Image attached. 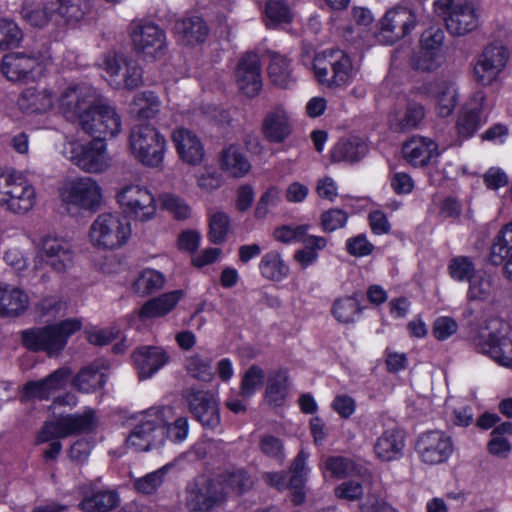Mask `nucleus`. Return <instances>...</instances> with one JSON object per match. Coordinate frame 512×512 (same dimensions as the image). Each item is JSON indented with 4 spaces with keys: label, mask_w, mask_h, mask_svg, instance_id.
<instances>
[{
    "label": "nucleus",
    "mask_w": 512,
    "mask_h": 512,
    "mask_svg": "<svg viewBox=\"0 0 512 512\" xmlns=\"http://www.w3.org/2000/svg\"><path fill=\"white\" fill-rule=\"evenodd\" d=\"M448 269L451 278L459 282L469 281L477 273L471 259L464 256L453 258Z\"/></svg>",
    "instance_id": "nucleus-64"
},
{
    "label": "nucleus",
    "mask_w": 512,
    "mask_h": 512,
    "mask_svg": "<svg viewBox=\"0 0 512 512\" xmlns=\"http://www.w3.org/2000/svg\"><path fill=\"white\" fill-rule=\"evenodd\" d=\"M69 86L61 90L57 83L28 87L19 96L18 106L27 113H46L57 109L62 114V95Z\"/></svg>",
    "instance_id": "nucleus-12"
},
{
    "label": "nucleus",
    "mask_w": 512,
    "mask_h": 512,
    "mask_svg": "<svg viewBox=\"0 0 512 512\" xmlns=\"http://www.w3.org/2000/svg\"><path fill=\"white\" fill-rule=\"evenodd\" d=\"M127 147L136 162L151 169L162 168L168 151L165 135L150 124L134 125L129 132Z\"/></svg>",
    "instance_id": "nucleus-3"
},
{
    "label": "nucleus",
    "mask_w": 512,
    "mask_h": 512,
    "mask_svg": "<svg viewBox=\"0 0 512 512\" xmlns=\"http://www.w3.org/2000/svg\"><path fill=\"white\" fill-rule=\"evenodd\" d=\"M22 40V31L18 24L8 18H0V50L18 46Z\"/></svg>",
    "instance_id": "nucleus-62"
},
{
    "label": "nucleus",
    "mask_w": 512,
    "mask_h": 512,
    "mask_svg": "<svg viewBox=\"0 0 512 512\" xmlns=\"http://www.w3.org/2000/svg\"><path fill=\"white\" fill-rule=\"evenodd\" d=\"M445 22L450 34L464 36L478 28L480 13L471 2L455 4Z\"/></svg>",
    "instance_id": "nucleus-30"
},
{
    "label": "nucleus",
    "mask_w": 512,
    "mask_h": 512,
    "mask_svg": "<svg viewBox=\"0 0 512 512\" xmlns=\"http://www.w3.org/2000/svg\"><path fill=\"white\" fill-rule=\"evenodd\" d=\"M62 203L68 210L94 211L103 201V191L97 181L90 177L65 180L59 188Z\"/></svg>",
    "instance_id": "nucleus-9"
},
{
    "label": "nucleus",
    "mask_w": 512,
    "mask_h": 512,
    "mask_svg": "<svg viewBox=\"0 0 512 512\" xmlns=\"http://www.w3.org/2000/svg\"><path fill=\"white\" fill-rule=\"evenodd\" d=\"M170 360L168 352L159 346H142L134 351L133 361L140 379H148Z\"/></svg>",
    "instance_id": "nucleus-31"
},
{
    "label": "nucleus",
    "mask_w": 512,
    "mask_h": 512,
    "mask_svg": "<svg viewBox=\"0 0 512 512\" xmlns=\"http://www.w3.org/2000/svg\"><path fill=\"white\" fill-rule=\"evenodd\" d=\"M309 454L305 450H301L297 457L294 459L290 472L291 478L289 482L286 480V475L283 472H266L263 474V480L269 486L284 490L289 487L292 491V501L294 504L299 505L305 499V492L303 490L308 473L310 471L306 464Z\"/></svg>",
    "instance_id": "nucleus-13"
},
{
    "label": "nucleus",
    "mask_w": 512,
    "mask_h": 512,
    "mask_svg": "<svg viewBox=\"0 0 512 512\" xmlns=\"http://www.w3.org/2000/svg\"><path fill=\"white\" fill-rule=\"evenodd\" d=\"M105 383V373L98 367L83 368L73 379V386L80 392L91 393Z\"/></svg>",
    "instance_id": "nucleus-49"
},
{
    "label": "nucleus",
    "mask_w": 512,
    "mask_h": 512,
    "mask_svg": "<svg viewBox=\"0 0 512 512\" xmlns=\"http://www.w3.org/2000/svg\"><path fill=\"white\" fill-rule=\"evenodd\" d=\"M46 63L43 59L25 53L6 54L1 62V71L10 81H35L43 75Z\"/></svg>",
    "instance_id": "nucleus-19"
},
{
    "label": "nucleus",
    "mask_w": 512,
    "mask_h": 512,
    "mask_svg": "<svg viewBox=\"0 0 512 512\" xmlns=\"http://www.w3.org/2000/svg\"><path fill=\"white\" fill-rule=\"evenodd\" d=\"M491 324L497 333L488 331V328L482 330L475 339V345L479 352L488 355L500 366L512 368V335H499V321L495 320Z\"/></svg>",
    "instance_id": "nucleus-22"
},
{
    "label": "nucleus",
    "mask_w": 512,
    "mask_h": 512,
    "mask_svg": "<svg viewBox=\"0 0 512 512\" xmlns=\"http://www.w3.org/2000/svg\"><path fill=\"white\" fill-rule=\"evenodd\" d=\"M234 77L243 94L248 97L258 95L262 88L259 56L253 52L243 54L238 60Z\"/></svg>",
    "instance_id": "nucleus-24"
},
{
    "label": "nucleus",
    "mask_w": 512,
    "mask_h": 512,
    "mask_svg": "<svg viewBox=\"0 0 512 512\" xmlns=\"http://www.w3.org/2000/svg\"><path fill=\"white\" fill-rule=\"evenodd\" d=\"M36 203V191L28 179L15 170H0V206L14 214H25Z\"/></svg>",
    "instance_id": "nucleus-6"
},
{
    "label": "nucleus",
    "mask_w": 512,
    "mask_h": 512,
    "mask_svg": "<svg viewBox=\"0 0 512 512\" xmlns=\"http://www.w3.org/2000/svg\"><path fill=\"white\" fill-rule=\"evenodd\" d=\"M161 109V101L151 91L137 94L130 104V112L140 119H152Z\"/></svg>",
    "instance_id": "nucleus-44"
},
{
    "label": "nucleus",
    "mask_w": 512,
    "mask_h": 512,
    "mask_svg": "<svg viewBox=\"0 0 512 512\" xmlns=\"http://www.w3.org/2000/svg\"><path fill=\"white\" fill-rule=\"evenodd\" d=\"M512 250V222L507 224L499 233L491 249V261L499 265Z\"/></svg>",
    "instance_id": "nucleus-57"
},
{
    "label": "nucleus",
    "mask_w": 512,
    "mask_h": 512,
    "mask_svg": "<svg viewBox=\"0 0 512 512\" xmlns=\"http://www.w3.org/2000/svg\"><path fill=\"white\" fill-rule=\"evenodd\" d=\"M328 62L332 71L333 86L348 84L355 75L351 59L341 50L328 51Z\"/></svg>",
    "instance_id": "nucleus-40"
},
{
    "label": "nucleus",
    "mask_w": 512,
    "mask_h": 512,
    "mask_svg": "<svg viewBox=\"0 0 512 512\" xmlns=\"http://www.w3.org/2000/svg\"><path fill=\"white\" fill-rule=\"evenodd\" d=\"M115 198L123 213L134 221L148 222L156 216L157 201L146 185L137 182L124 184L116 192Z\"/></svg>",
    "instance_id": "nucleus-8"
},
{
    "label": "nucleus",
    "mask_w": 512,
    "mask_h": 512,
    "mask_svg": "<svg viewBox=\"0 0 512 512\" xmlns=\"http://www.w3.org/2000/svg\"><path fill=\"white\" fill-rule=\"evenodd\" d=\"M453 450L451 437L440 430L421 434L416 443V451L420 460L428 465L446 462L451 457Z\"/></svg>",
    "instance_id": "nucleus-21"
},
{
    "label": "nucleus",
    "mask_w": 512,
    "mask_h": 512,
    "mask_svg": "<svg viewBox=\"0 0 512 512\" xmlns=\"http://www.w3.org/2000/svg\"><path fill=\"white\" fill-rule=\"evenodd\" d=\"M331 311L338 322L350 324L359 319L362 307L355 296H344L334 301Z\"/></svg>",
    "instance_id": "nucleus-45"
},
{
    "label": "nucleus",
    "mask_w": 512,
    "mask_h": 512,
    "mask_svg": "<svg viewBox=\"0 0 512 512\" xmlns=\"http://www.w3.org/2000/svg\"><path fill=\"white\" fill-rule=\"evenodd\" d=\"M62 115L77 122L95 139L115 138L122 131V118L97 89L85 83H71L61 100Z\"/></svg>",
    "instance_id": "nucleus-1"
},
{
    "label": "nucleus",
    "mask_w": 512,
    "mask_h": 512,
    "mask_svg": "<svg viewBox=\"0 0 512 512\" xmlns=\"http://www.w3.org/2000/svg\"><path fill=\"white\" fill-rule=\"evenodd\" d=\"M405 438L401 430L391 428L385 430L374 444L375 456L384 462L396 461L403 456Z\"/></svg>",
    "instance_id": "nucleus-32"
},
{
    "label": "nucleus",
    "mask_w": 512,
    "mask_h": 512,
    "mask_svg": "<svg viewBox=\"0 0 512 512\" xmlns=\"http://www.w3.org/2000/svg\"><path fill=\"white\" fill-rule=\"evenodd\" d=\"M208 239L213 244L226 241L230 229V217L223 211H211L208 214Z\"/></svg>",
    "instance_id": "nucleus-52"
},
{
    "label": "nucleus",
    "mask_w": 512,
    "mask_h": 512,
    "mask_svg": "<svg viewBox=\"0 0 512 512\" xmlns=\"http://www.w3.org/2000/svg\"><path fill=\"white\" fill-rule=\"evenodd\" d=\"M132 236L130 221L119 212L100 213L88 229V242L100 251H114L124 247Z\"/></svg>",
    "instance_id": "nucleus-4"
},
{
    "label": "nucleus",
    "mask_w": 512,
    "mask_h": 512,
    "mask_svg": "<svg viewBox=\"0 0 512 512\" xmlns=\"http://www.w3.org/2000/svg\"><path fill=\"white\" fill-rule=\"evenodd\" d=\"M302 243L303 247L295 251L294 259L302 269H306L317 262L319 251L327 246V240L322 236L308 235Z\"/></svg>",
    "instance_id": "nucleus-43"
},
{
    "label": "nucleus",
    "mask_w": 512,
    "mask_h": 512,
    "mask_svg": "<svg viewBox=\"0 0 512 512\" xmlns=\"http://www.w3.org/2000/svg\"><path fill=\"white\" fill-rule=\"evenodd\" d=\"M509 59V51L502 44H490L478 56L473 78L482 86L491 85L504 70Z\"/></svg>",
    "instance_id": "nucleus-18"
},
{
    "label": "nucleus",
    "mask_w": 512,
    "mask_h": 512,
    "mask_svg": "<svg viewBox=\"0 0 512 512\" xmlns=\"http://www.w3.org/2000/svg\"><path fill=\"white\" fill-rule=\"evenodd\" d=\"M293 131L291 112L283 105H275L265 115L262 123L264 137L272 143L284 142Z\"/></svg>",
    "instance_id": "nucleus-28"
},
{
    "label": "nucleus",
    "mask_w": 512,
    "mask_h": 512,
    "mask_svg": "<svg viewBox=\"0 0 512 512\" xmlns=\"http://www.w3.org/2000/svg\"><path fill=\"white\" fill-rule=\"evenodd\" d=\"M180 297L181 292L173 291L153 298L142 306L139 316L142 319L162 317L174 309Z\"/></svg>",
    "instance_id": "nucleus-41"
},
{
    "label": "nucleus",
    "mask_w": 512,
    "mask_h": 512,
    "mask_svg": "<svg viewBox=\"0 0 512 512\" xmlns=\"http://www.w3.org/2000/svg\"><path fill=\"white\" fill-rule=\"evenodd\" d=\"M163 274L154 269L142 270L131 284L132 291L139 296H146L164 286Z\"/></svg>",
    "instance_id": "nucleus-47"
},
{
    "label": "nucleus",
    "mask_w": 512,
    "mask_h": 512,
    "mask_svg": "<svg viewBox=\"0 0 512 512\" xmlns=\"http://www.w3.org/2000/svg\"><path fill=\"white\" fill-rule=\"evenodd\" d=\"M271 81L279 87H288L294 81L290 62L282 55L274 54L268 66Z\"/></svg>",
    "instance_id": "nucleus-51"
},
{
    "label": "nucleus",
    "mask_w": 512,
    "mask_h": 512,
    "mask_svg": "<svg viewBox=\"0 0 512 512\" xmlns=\"http://www.w3.org/2000/svg\"><path fill=\"white\" fill-rule=\"evenodd\" d=\"M438 143L428 137L414 136L402 146L403 158L414 167H425L440 156Z\"/></svg>",
    "instance_id": "nucleus-29"
},
{
    "label": "nucleus",
    "mask_w": 512,
    "mask_h": 512,
    "mask_svg": "<svg viewBox=\"0 0 512 512\" xmlns=\"http://www.w3.org/2000/svg\"><path fill=\"white\" fill-rule=\"evenodd\" d=\"M290 388L289 374L286 369H274L269 372L265 388V400L274 406L285 401Z\"/></svg>",
    "instance_id": "nucleus-36"
},
{
    "label": "nucleus",
    "mask_w": 512,
    "mask_h": 512,
    "mask_svg": "<svg viewBox=\"0 0 512 512\" xmlns=\"http://www.w3.org/2000/svg\"><path fill=\"white\" fill-rule=\"evenodd\" d=\"M420 92L433 103L436 115L441 118L452 115L459 102L458 86L450 78L442 77L426 82Z\"/></svg>",
    "instance_id": "nucleus-17"
},
{
    "label": "nucleus",
    "mask_w": 512,
    "mask_h": 512,
    "mask_svg": "<svg viewBox=\"0 0 512 512\" xmlns=\"http://www.w3.org/2000/svg\"><path fill=\"white\" fill-rule=\"evenodd\" d=\"M369 151L365 138L350 136L339 140L331 149V159L334 162L354 163L363 159Z\"/></svg>",
    "instance_id": "nucleus-35"
},
{
    "label": "nucleus",
    "mask_w": 512,
    "mask_h": 512,
    "mask_svg": "<svg viewBox=\"0 0 512 512\" xmlns=\"http://www.w3.org/2000/svg\"><path fill=\"white\" fill-rule=\"evenodd\" d=\"M186 370L190 376L201 381H210L213 377L211 360L199 354L187 358Z\"/></svg>",
    "instance_id": "nucleus-63"
},
{
    "label": "nucleus",
    "mask_w": 512,
    "mask_h": 512,
    "mask_svg": "<svg viewBox=\"0 0 512 512\" xmlns=\"http://www.w3.org/2000/svg\"><path fill=\"white\" fill-rule=\"evenodd\" d=\"M56 4L55 0H44L37 5H26L22 10L23 17L31 25L43 27L56 15Z\"/></svg>",
    "instance_id": "nucleus-46"
},
{
    "label": "nucleus",
    "mask_w": 512,
    "mask_h": 512,
    "mask_svg": "<svg viewBox=\"0 0 512 512\" xmlns=\"http://www.w3.org/2000/svg\"><path fill=\"white\" fill-rule=\"evenodd\" d=\"M185 400L191 413L203 425L215 428L220 422L219 408L215 396L203 390L189 389L185 392Z\"/></svg>",
    "instance_id": "nucleus-25"
},
{
    "label": "nucleus",
    "mask_w": 512,
    "mask_h": 512,
    "mask_svg": "<svg viewBox=\"0 0 512 512\" xmlns=\"http://www.w3.org/2000/svg\"><path fill=\"white\" fill-rule=\"evenodd\" d=\"M134 49L145 57L155 58L165 47V33L150 22H133L130 29Z\"/></svg>",
    "instance_id": "nucleus-23"
},
{
    "label": "nucleus",
    "mask_w": 512,
    "mask_h": 512,
    "mask_svg": "<svg viewBox=\"0 0 512 512\" xmlns=\"http://www.w3.org/2000/svg\"><path fill=\"white\" fill-rule=\"evenodd\" d=\"M324 477L330 473L332 477L341 479L354 474L356 466L353 461L342 456H329L320 464Z\"/></svg>",
    "instance_id": "nucleus-54"
},
{
    "label": "nucleus",
    "mask_w": 512,
    "mask_h": 512,
    "mask_svg": "<svg viewBox=\"0 0 512 512\" xmlns=\"http://www.w3.org/2000/svg\"><path fill=\"white\" fill-rule=\"evenodd\" d=\"M100 68L106 80L115 89H135L143 84V71L138 63L116 53H107L102 58Z\"/></svg>",
    "instance_id": "nucleus-11"
},
{
    "label": "nucleus",
    "mask_w": 512,
    "mask_h": 512,
    "mask_svg": "<svg viewBox=\"0 0 512 512\" xmlns=\"http://www.w3.org/2000/svg\"><path fill=\"white\" fill-rule=\"evenodd\" d=\"M221 170L233 178H242L251 170L244 149L238 144H230L225 147L219 156Z\"/></svg>",
    "instance_id": "nucleus-33"
},
{
    "label": "nucleus",
    "mask_w": 512,
    "mask_h": 512,
    "mask_svg": "<svg viewBox=\"0 0 512 512\" xmlns=\"http://www.w3.org/2000/svg\"><path fill=\"white\" fill-rule=\"evenodd\" d=\"M219 490L240 495L253 486V480L243 471L237 470L223 477L222 483H217Z\"/></svg>",
    "instance_id": "nucleus-55"
},
{
    "label": "nucleus",
    "mask_w": 512,
    "mask_h": 512,
    "mask_svg": "<svg viewBox=\"0 0 512 512\" xmlns=\"http://www.w3.org/2000/svg\"><path fill=\"white\" fill-rule=\"evenodd\" d=\"M80 328L79 320L67 319L59 324L25 330L22 332V341L28 349L42 350L54 356L63 350L68 338Z\"/></svg>",
    "instance_id": "nucleus-7"
},
{
    "label": "nucleus",
    "mask_w": 512,
    "mask_h": 512,
    "mask_svg": "<svg viewBox=\"0 0 512 512\" xmlns=\"http://www.w3.org/2000/svg\"><path fill=\"white\" fill-rule=\"evenodd\" d=\"M178 40L184 45L203 42L208 35V27L199 16H191L178 21L175 26Z\"/></svg>",
    "instance_id": "nucleus-37"
},
{
    "label": "nucleus",
    "mask_w": 512,
    "mask_h": 512,
    "mask_svg": "<svg viewBox=\"0 0 512 512\" xmlns=\"http://www.w3.org/2000/svg\"><path fill=\"white\" fill-rule=\"evenodd\" d=\"M446 61L445 51L419 50L412 63L417 70L432 72L440 68Z\"/></svg>",
    "instance_id": "nucleus-58"
},
{
    "label": "nucleus",
    "mask_w": 512,
    "mask_h": 512,
    "mask_svg": "<svg viewBox=\"0 0 512 512\" xmlns=\"http://www.w3.org/2000/svg\"><path fill=\"white\" fill-rule=\"evenodd\" d=\"M265 14L269 27L287 24L293 19V13L290 8L280 0L269 1L266 5Z\"/></svg>",
    "instance_id": "nucleus-60"
},
{
    "label": "nucleus",
    "mask_w": 512,
    "mask_h": 512,
    "mask_svg": "<svg viewBox=\"0 0 512 512\" xmlns=\"http://www.w3.org/2000/svg\"><path fill=\"white\" fill-rule=\"evenodd\" d=\"M467 299L469 301L488 300L493 293L492 278L484 271L477 273L468 281Z\"/></svg>",
    "instance_id": "nucleus-50"
},
{
    "label": "nucleus",
    "mask_w": 512,
    "mask_h": 512,
    "mask_svg": "<svg viewBox=\"0 0 512 512\" xmlns=\"http://www.w3.org/2000/svg\"><path fill=\"white\" fill-rule=\"evenodd\" d=\"M171 140L179 159L185 164L198 166L204 161V145L193 131L177 127L171 133Z\"/></svg>",
    "instance_id": "nucleus-27"
},
{
    "label": "nucleus",
    "mask_w": 512,
    "mask_h": 512,
    "mask_svg": "<svg viewBox=\"0 0 512 512\" xmlns=\"http://www.w3.org/2000/svg\"><path fill=\"white\" fill-rule=\"evenodd\" d=\"M38 250L44 262L57 273H64L74 265L75 251L73 245L63 236L57 234L42 236L38 244Z\"/></svg>",
    "instance_id": "nucleus-14"
},
{
    "label": "nucleus",
    "mask_w": 512,
    "mask_h": 512,
    "mask_svg": "<svg viewBox=\"0 0 512 512\" xmlns=\"http://www.w3.org/2000/svg\"><path fill=\"white\" fill-rule=\"evenodd\" d=\"M62 155L88 173H103L112 164L104 139H93L86 143L74 136H66L61 150Z\"/></svg>",
    "instance_id": "nucleus-5"
},
{
    "label": "nucleus",
    "mask_w": 512,
    "mask_h": 512,
    "mask_svg": "<svg viewBox=\"0 0 512 512\" xmlns=\"http://www.w3.org/2000/svg\"><path fill=\"white\" fill-rule=\"evenodd\" d=\"M160 202L167 212L177 220H187L192 216V208L182 197L172 194L163 193L160 195Z\"/></svg>",
    "instance_id": "nucleus-56"
},
{
    "label": "nucleus",
    "mask_w": 512,
    "mask_h": 512,
    "mask_svg": "<svg viewBox=\"0 0 512 512\" xmlns=\"http://www.w3.org/2000/svg\"><path fill=\"white\" fill-rule=\"evenodd\" d=\"M487 122L486 95L482 90L475 91L459 110L456 131L461 142L474 134Z\"/></svg>",
    "instance_id": "nucleus-16"
},
{
    "label": "nucleus",
    "mask_w": 512,
    "mask_h": 512,
    "mask_svg": "<svg viewBox=\"0 0 512 512\" xmlns=\"http://www.w3.org/2000/svg\"><path fill=\"white\" fill-rule=\"evenodd\" d=\"M71 371L62 367L47 377L40 380L28 381L22 388L21 400L26 402L30 400H48L53 394L65 387Z\"/></svg>",
    "instance_id": "nucleus-26"
},
{
    "label": "nucleus",
    "mask_w": 512,
    "mask_h": 512,
    "mask_svg": "<svg viewBox=\"0 0 512 512\" xmlns=\"http://www.w3.org/2000/svg\"><path fill=\"white\" fill-rule=\"evenodd\" d=\"M424 117V106L417 102H409L404 110L392 113L389 121L396 131H405L416 128Z\"/></svg>",
    "instance_id": "nucleus-39"
},
{
    "label": "nucleus",
    "mask_w": 512,
    "mask_h": 512,
    "mask_svg": "<svg viewBox=\"0 0 512 512\" xmlns=\"http://www.w3.org/2000/svg\"><path fill=\"white\" fill-rule=\"evenodd\" d=\"M512 437V422L499 423L490 433L487 443L488 453L499 459H506L512 451L510 438Z\"/></svg>",
    "instance_id": "nucleus-38"
},
{
    "label": "nucleus",
    "mask_w": 512,
    "mask_h": 512,
    "mask_svg": "<svg viewBox=\"0 0 512 512\" xmlns=\"http://www.w3.org/2000/svg\"><path fill=\"white\" fill-rule=\"evenodd\" d=\"M309 225H282L274 229V240L283 244L302 242L309 234Z\"/></svg>",
    "instance_id": "nucleus-61"
},
{
    "label": "nucleus",
    "mask_w": 512,
    "mask_h": 512,
    "mask_svg": "<svg viewBox=\"0 0 512 512\" xmlns=\"http://www.w3.org/2000/svg\"><path fill=\"white\" fill-rule=\"evenodd\" d=\"M96 424L95 412L90 408L80 413L60 414L55 420L45 422L37 435V442H50L52 439L90 432Z\"/></svg>",
    "instance_id": "nucleus-10"
},
{
    "label": "nucleus",
    "mask_w": 512,
    "mask_h": 512,
    "mask_svg": "<svg viewBox=\"0 0 512 512\" xmlns=\"http://www.w3.org/2000/svg\"><path fill=\"white\" fill-rule=\"evenodd\" d=\"M56 15L66 22H79L89 10L86 0H55Z\"/></svg>",
    "instance_id": "nucleus-53"
},
{
    "label": "nucleus",
    "mask_w": 512,
    "mask_h": 512,
    "mask_svg": "<svg viewBox=\"0 0 512 512\" xmlns=\"http://www.w3.org/2000/svg\"><path fill=\"white\" fill-rule=\"evenodd\" d=\"M261 276L267 280L280 282L289 274V267L277 251L264 254L258 265Z\"/></svg>",
    "instance_id": "nucleus-42"
},
{
    "label": "nucleus",
    "mask_w": 512,
    "mask_h": 512,
    "mask_svg": "<svg viewBox=\"0 0 512 512\" xmlns=\"http://www.w3.org/2000/svg\"><path fill=\"white\" fill-rule=\"evenodd\" d=\"M119 503L118 495L111 490H101L80 503L84 512H106L115 508Z\"/></svg>",
    "instance_id": "nucleus-48"
},
{
    "label": "nucleus",
    "mask_w": 512,
    "mask_h": 512,
    "mask_svg": "<svg viewBox=\"0 0 512 512\" xmlns=\"http://www.w3.org/2000/svg\"><path fill=\"white\" fill-rule=\"evenodd\" d=\"M265 376L261 367L252 365L243 375L240 395L243 398L252 397L263 386Z\"/></svg>",
    "instance_id": "nucleus-59"
},
{
    "label": "nucleus",
    "mask_w": 512,
    "mask_h": 512,
    "mask_svg": "<svg viewBox=\"0 0 512 512\" xmlns=\"http://www.w3.org/2000/svg\"><path fill=\"white\" fill-rule=\"evenodd\" d=\"M171 407H152L142 412L126 438L125 446L135 452H147L164 446L167 440L183 442L189 434L186 417H173Z\"/></svg>",
    "instance_id": "nucleus-2"
},
{
    "label": "nucleus",
    "mask_w": 512,
    "mask_h": 512,
    "mask_svg": "<svg viewBox=\"0 0 512 512\" xmlns=\"http://www.w3.org/2000/svg\"><path fill=\"white\" fill-rule=\"evenodd\" d=\"M226 499L216 482L199 477L186 488L185 506L192 512H211Z\"/></svg>",
    "instance_id": "nucleus-15"
},
{
    "label": "nucleus",
    "mask_w": 512,
    "mask_h": 512,
    "mask_svg": "<svg viewBox=\"0 0 512 512\" xmlns=\"http://www.w3.org/2000/svg\"><path fill=\"white\" fill-rule=\"evenodd\" d=\"M416 26V16L405 7L388 10L380 21L377 40L386 45L394 44L408 35Z\"/></svg>",
    "instance_id": "nucleus-20"
},
{
    "label": "nucleus",
    "mask_w": 512,
    "mask_h": 512,
    "mask_svg": "<svg viewBox=\"0 0 512 512\" xmlns=\"http://www.w3.org/2000/svg\"><path fill=\"white\" fill-rule=\"evenodd\" d=\"M29 306V297L22 289L0 283V316L17 317Z\"/></svg>",
    "instance_id": "nucleus-34"
}]
</instances>
